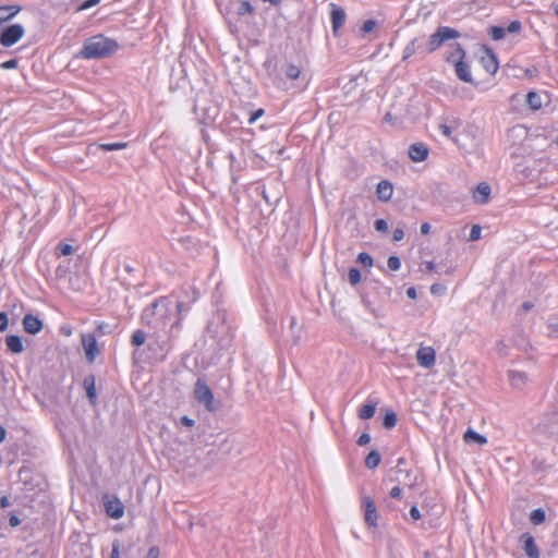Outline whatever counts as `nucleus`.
<instances>
[{
  "label": "nucleus",
  "mask_w": 558,
  "mask_h": 558,
  "mask_svg": "<svg viewBox=\"0 0 558 558\" xmlns=\"http://www.w3.org/2000/svg\"><path fill=\"white\" fill-rule=\"evenodd\" d=\"M119 44L104 35H96L85 40L80 56L84 59H102L112 56Z\"/></svg>",
  "instance_id": "f257e3e1"
},
{
  "label": "nucleus",
  "mask_w": 558,
  "mask_h": 558,
  "mask_svg": "<svg viewBox=\"0 0 558 558\" xmlns=\"http://www.w3.org/2000/svg\"><path fill=\"white\" fill-rule=\"evenodd\" d=\"M464 50L458 45L457 48L447 57V62L453 64L456 74L460 81L465 83H472L473 77L471 74V70L469 64L464 62Z\"/></svg>",
  "instance_id": "f03ea898"
},
{
  "label": "nucleus",
  "mask_w": 558,
  "mask_h": 558,
  "mask_svg": "<svg viewBox=\"0 0 558 558\" xmlns=\"http://www.w3.org/2000/svg\"><path fill=\"white\" fill-rule=\"evenodd\" d=\"M529 131L523 125H515L511 128L507 133V140L510 144V154L513 157L521 156L526 153L524 142L527 140Z\"/></svg>",
  "instance_id": "7ed1b4c3"
},
{
  "label": "nucleus",
  "mask_w": 558,
  "mask_h": 558,
  "mask_svg": "<svg viewBox=\"0 0 558 558\" xmlns=\"http://www.w3.org/2000/svg\"><path fill=\"white\" fill-rule=\"evenodd\" d=\"M460 37V33L448 26H440L432 34L426 44V51L433 52L440 48L447 40Z\"/></svg>",
  "instance_id": "20e7f679"
},
{
  "label": "nucleus",
  "mask_w": 558,
  "mask_h": 558,
  "mask_svg": "<svg viewBox=\"0 0 558 558\" xmlns=\"http://www.w3.org/2000/svg\"><path fill=\"white\" fill-rule=\"evenodd\" d=\"M194 398L210 413H216L222 408L221 401L215 399L209 386H195Z\"/></svg>",
  "instance_id": "39448f33"
},
{
  "label": "nucleus",
  "mask_w": 558,
  "mask_h": 558,
  "mask_svg": "<svg viewBox=\"0 0 558 558\" xmlns=\"http://www.w3.org/2000/svg\"><path fill=\"white\" fill-rule=\"evenodd\" d=\"M169 311L170 301L167 298H161L153 304L151 308L146 310L145 316L148 317L149 314L156 316V326L166 325Z\"/></svg>",
  "instance_id": "423d86ee"
},
{
  "label": "nucleus",
  "mask_w": 558,
  "mask_h": 558,
  "mask_svg": "<svg viewBox=\"0 0 558 558\" xmlns=\"http://www.w3.org/2000/svg\"><path fill=\"white\" fill-rule=\"evenodd\" d=\"M25 34L21 24H12L5 27L0 34V44L3 47H11L16 44Z\"/></svg>",
  "instance_id": "0eeeda50"
},
{
  "label": "nucleus",
  "mask_w": 558,
  "mask_h": 558,
  "mask_svg": "<svg viewBox=\"0 0 558 558\" xmlns=\"http://www.w3.org/2000/svg\"><path fill=\"white\" fill-rule=\"evenodd\" d=\"M81 342L84 350L85 359L88 363H93L100 354V348L97 343L95 333H82Z\"/></svg>",
  "instance_id": "6e6552de"
},
{
  "label": "nucleus",
  "mask_w": 558,
  "mask_h": 558,
  "mask_svg": "<svg viewBox=\"0 0 558 558\" xmlns=\"http://www.w3.org/2000/svg\"><path fill=\"white\" fill-rule=\"evenodd\" d=\"M362 505L364 507V521L369 527H377L378 511L372 497L363 496Z\"/></svg>",
  "instance_id": "1a4fd4ad"
},
{
  "label": "nucleus",
  "mask_w": 558,
  "mask_h": 558,
  "mask_svg": "<svg viewBox=\"0 0 558 558\" xmlns=\"http://www.w3.org/2000/svg\"><path fill=\"white\" fill-rule=\"evenodd\" d=\"M519 543L529 558H539L541 553L532 534L527 532L521 534Z\"/></svg>",
  "instance_id": "9d476101"
},
{
  "label": "nucleus",
  "mask_w": 558,
  "mask_h": 558,
  "mask_svg": "<svg viewBox=\"0 0 558 558\" xmlns=\"http://www.w3.org/2000/svg\"><path fill=\"white\" fill-rule=\"evenodd\" d=\"M105 510L106 513L112 519H120L124 514V505L117 497L105 498Z\"/></svg>",
  "instance_id": "9b49d317"
},
{
  "label": "nucleus",
  "mask_w": 558,
  "mask_h": 558,
  "mask_svg": "<svg viewBox=\"0 0 558 558\" xmlns=\"http://www.w3.org/2000/svg\"><path fill=\"white\" fill-rule=\"evenodd\" d=\"M415 356L422 367L428 368L435 364L436 351L432 347H420Z\"/></svg>",
  "instance_id": "f8f14e48"
},
{
  "label": "nucleus",
  "mask_w": 558,
  "mask_h": 558,
  "mask_svg": "<svg viewBox=\"0 0 558 558\" xmlns=\"http://www.w3.org/2000/svg\"><path fill=\"white\" fill-rule=\"evenodd\" d=\"M330 15H331V25L332 32L337 36L339 29L344 25L347 14L342 8L337 5L336 3H330Z\"/></svg>",
  "instance_id": "ddd939ff"
},
{
  "label": "nucleus",
  "mask_w": 558,
  "mask_h": 558,
  "mask_svg": "<svg viewBox=\"0 0 558 558\" xmlns=\"http://www.w3.org/2000/svg\"><path fill=\"white\" fill-rule=\"evenodd\" d=\"M429 154L428 147L423 143H414L408 149L409 158L413 162H422L427 159Z\"/></svg>",
  "instance_id": "4468645a"
},
{
  "label": "nucleus",
  "mask_w": 558,
  "mask_h": 558,
  "mask_svg": "<svg viewBox=\"0 0 558 558\" xmlns=\"http://www.w3.org/2000/svg\"><path fill=\"white\" fill-rule=\"evenodd\" d=\"M23 327L26 332L36 335L43 329V322L32 314H26L23 318Z\"/></svg>",
  "instance_id": "2eb2a0df"
},
{
  "label": "nucleus",
  "mask_w": 558,
  "mask_h": 558,
  "mask_svg": "<svg viewBox=\"0 0 558 558\" xmlns=\"http://www.w3.org/2000/svg\"><path fill=\"white\" fill-rule=\"evenodd\" d=\"M393 193V185L388 180H381L376 187V195L380 202H388L391 199Z\"/></svg>",
  "instance_id": "dca6fc26"
},
{
  "label": "nucleus",
  "mask_w": 558,
  "mask_h": 558,
  "mask_svg": "<svg viewBox=\"0 0 558 558\" xmlns=\"http://www.w3.org/2000/svg\"><path fill=\"white\" fill-rule=\"evenodd\" d=\"M490 186L486 182L480 183L473 192V199L476 204H486L490 196Z\"/></svg>",
  "instance_id": "f3484780"
},
{
  "label": "nucleus",
  "mask_w": 558,
  "mask_h": 558,
  "mask_svg": "<svg viewBox=\"0 0 558 558\" xmlns=\"http://www.w3.org/2000/svg\"><path fill=\"white\" fill-rule=\"evenodd\" d=\"M21 11L20 5H3L0 7V26L13 19Z\"/></svg>",
  "instance_id": "a211bd4d"
},
{
  "label": "nucleus",
  "mask_w": 558,
  "mask_h": 558,
  "mask_svg": "<svg viewBox=\"0 0 558 558\" xmlns=\"http://www.w3.org/2000/svg\"><path fill=\"white\" fill-rule=\"evenodd\" d=\"M481 62L488 73L495 74L497 72L498 62L495 54L492 51H487L486 54L482 57Z\"/></svg>",
  "instance_id": "6ab92c4d"
},
{
  "label": "nucleus",
  "mask_w": 558,
  "mask_h": 558,
  "mask_svg": "<svg viewBox=\"0 0 558 558\" xmlns=\"http://www.w3.org/2000/svg\"><path fill=\"white\" fill-rule=\"evenodd\" d=\"M150 350L156 351V359H162L166 353L169 351V343L166 340H150L148 343Z\"/></svg>",
  "instance_id": "aec40b11"
},
{
  "label": "nucleus",
  "mask_w": 558,
  "mask_h": 558,
  "mask_svg": "<svg viewBox=\"0 0 558 558\" xmlns=\"http://www.w3.org/2000/svg\"><path fill=\"white\" fill-rule=\"evenodd\" d=\"M5 343L8 349L13 353H21L24 350L22 339L19 336H8Z\"/></svg>",
  "instance_id": "412c9836"
},
{
  "label": "nucleus",
  "mask_w": 558,
  "mask_h": 558,
  "mask_svg": "<svg viewBox=\"0 0 558 558\" xmlns=\"http://www.w3.org/2000/svg\"><path fill=\"white\" fill-rule=\"evenodd\" d=\"M464 441L470 444V442H476L481 446L487 444V438L481 434H478L477 432L473 430V429H468L465 433H464Z\"/></svg>",
  "instance_id": "4be33fe9"
},
{
  "label": "nucleus",
  "mask_w": 558,
  "mask_h": 558,
  "mask_svg": "<svg viewBox=\"0 0 558 558\" xmlns=\"http://www.w3.org/2000/svg\"><path fill=\"white\" fill-rule=\"evenodd\" d=\"M381 461V456L377 450H372L365 458V466L369 470L376 469Z\"/></svg>",
  "instance_id": "5701e85b"
},
{
  "label": "nucleus",
  "mask_w": 558,
  "mask_h": 558,
  "mask_svg": "<svg viewBox=\"0 0 558 558\" xmlns=\"http://www.w3.org/2000/svg\"><path fill=\"white\" fill-rule=\"evenodd\" d=\"M376 407H377L376 401L362 405L359 410V417L362 420L372 418L375 414Z\"/></svg>",
  "instance_id": "b1692460"
},
{
  "label": "nucleus",
  "mask_w": 558,
  "mask_h": 558,
  "mask_svg": "<svg viewBox=\"0 0 558 558\" xmlns=\"http://www.w3.org/2000/svg\"><path fill=\"white\" fill-rule=\"evenodd\" d=\"M526 102L532 110H538L542 108V97L536 92H529L526 95Z\"/></svg>",
  "instance_id": "393cba45"
},
{
  "label": "nucleus",
  "mask_w": 558,
  "mask_h": 558,
  "mask_svg": "<svg viewBox=\"0 0 558 558\" xmlns=\"http://www.w3.org/2000/svg\"><path fill=\"white\" fill-rule=\"evenodd\" d=\"M235 4H236V8H235L236 14L240 16L254 13V7L251 4L250 1L240 0V1H236Z\"/></svg>",
  "instance_id": "a878e982"
},
{
  "label": "nucleus",
  "mask_w": 558,
  "mask_h": 558,
  "mask_svg": "<svg viewBox=\"0 0 558 558\" xmlns=\"http://www.w3.org/2000/svg\"><path fill=\"white\" fill-rule=\"evenodd\" d=\"M545 520H546V512L542 508H537V509L533 510L530 514V521L534 525H539V524L544 523Z\"/></svg>",
  "instance_id": "bb28decb"
},
{
  "label": "nucleus",
  "mask_w": 558,
  "mask_h": 558,
  "mask_svg": "<svg viewBox=\"0 0 558 558\" xmlns=\"http://www.w3.org/2000/svg\"><path fill=\"white\" fill-rule=\"evenodd\" d=\"M397 414L393 411H387L383 418V426L387 429H391L397 424Z\"/></svg>",
  "instance_id": "cd10ccee"
},
{
  "label": "nucleus",
  "mask_w": 558,
  "mask_h": 558,
  "mask_svg": "<svg viewBox=\"0 0 558 558\" xmlns=\"http://www.w3.org/2000/svg\"><path fill=\"white\" fill-rule=\"evenodd\" d=\"M348 279L352 286H356L361 282L362 279L361 271L357 268H350L348 272Z\"/></svg>",
  "instance_id": "c85d7f7f"
},
{
  "label": "nucleus",
  "mask_w": 558,
  "mask_h": 558,
  "mask_svg": "<svg viewBox=\"0 0 558 558\" xmlns=\"http://www.w3.org/2000/svg\"><path fill=\"white\" fill-rule=\"evenodd\" d=\"M145 340H146V335L143 330H136L134 331V333L132 335V344L135 345V347H141L145 343Z\"/></svg>",
  "instance_id": "c756f323"
},
{
  "label": "nucleus",
  "mask_w": 558,
  "mask_h": 558,
  "mask_svg": "<svg viewBox=\"0 0 558 558\" xmlns=\"http://www.w3.org/2000/svg\"><path fill=\"white\" fill-rule=\"evenodd\" d=\"M128 146V143L125 142H117V143H110V144H101L99 147L104 150H120L124 149Z\"/></svg>",
  "instance_id": "7c9ffc66"
},
{
  "label": "nucleus",
  "mask_w": 558,
  "mask_h": 558,
  "mask_svg": "<svg viewBox=\"0 0 558 558\" xmlns=\"http://www.w3.org/2000/svg\"><path fill=\"white\" fill-rule=\"evenodd\" d=\"M177 311H178V314H179V318L177 319V322L172 325V328L175 327V328H180V324H181V319H182V313L183 312H189L190 311V306L189 305H185L183 302H178L177 303Z\"/></svg>",
  "instance_id": "2f4dec72"
},
{
  "label": "nucleus",
  "mask_w": 558,
  "mask_h": 558,
  "mask_svg": "<svg viewBox=\"0 0 558 558\" xmlns=\"http://www.w3.org/2000/svg\"><path fill=\"white\" fill-rule=\"evenodd\" d=\"M89 403L95 407L97 403V386H85Z\"/></svg>",
  "instance_id": "473e14b6"
},
{
  "label": "nucleus",
  "mask_w": 558,
  "mask_h": 558,
  "mask_svg": "<svg viewBox=\"0 0 558 558\" xmlns=\"http://www.w3.org/2000/svg\"><path fill=\"white\" fill-rule=\"evenodd\" d=\"M357 262L362 264L364 267H372L373 266V257L365 252H362L357 255Z\"/></svg>",
  "instance_id": "72a5a7b5"
},
{
  "label": "nucleus",
  "mask_w": 558,
  "mask_h": 558,
  "mask_svg": "<svg viewBox=\"0 0 558 558\" xmlns=\"http://www.w3.org/2000/svg\"><path fill=\"white\" fill-rule=\"evenodd\" d=\"M490 36L494 40H500L506 36V29L500 26H493L490 28Z\"/></svg>",
  "instance_id": "f704fd0d"
},
{
  "label": "nucleus",
  "mask_w": 558,
  "mask_h": 558,
  "mask_svg": "<svg viewBox=\"0 0 558 558\" xmlns=\"http://www.w3.org/2000/svg\"><path fill=\"white\" fill-rule=\"evenodd\" d=\"M300 74H301V70L299 66L294 65V64H289L288 68H287V71H286V75L290 78V80H296L300 77Z\"/></svg>",
  "instance_id": "c9c22d12"
},
{
  "label": "nucleus",
  "mask_w": 558,
  "mask_h": 558,
  "mask_svg": "<svg viewBox=\"0 0 558 558\" xmlns=\"http://www.w3.org/2000/svg\"><path fill=\"white\" fill-rule=\"evenodd\" d=\"M388 268L392 271H397L401 267V260L398 256H390L387 260Z\"/></svg>",
  "instance_id": "e433bc0d"
},
{
  "label": "nucleus",
  "mask_w": 558,
  "mask_h": 558,
  "mask_svg": "<svg viewBox=\"0 0 558 558\" xmlns=\"http://www.w3.org/2000/svg\"><path fill=\"white\" fill-rule=\"evenodd\" d=\"M509 379L513 383L515 381H523L526 380V376L524 373L517 372V371H510L509 372Z\"/></svg>",
  "instance_id": "4c0bfd02"
},
{
  "label": "nucleus",
  "mask_w": 558,
  "mask_h": 558,
  "mask_svg": "<svg viewBox=\"0 0 558 558\" xmlns=\"http://www.w3.org/2000/svg\"><path fill=\"white\" fill-rule=\"evenodd\" d=\"M416 39H413L403 51V59L410 58L416 50Z\"/></svg>",
  "instance_id": "58836bf2"
},
{
  "label": "nucleus",
  "mask_w": 558,
  "mask_h": 558,
  "mask_svg": "<svg viewBox=\"0 0 558 558\" xmlns=\"http://www.w3.org/2000/svg\"><path fill=\"white\" fill-rule=\"evenodd\" d=\"M481 227L477 225L473 226L470 231V241H477L481 238Z\"/></svg>",
  "instance_id": "ea45409f"
},
{
  "label": "nucleus",
  "mask_w": 558,
  "mask_h": 558,
  "mask_svg": "<svg viewBox=\"0 0 558 558\" xmlns=\"http://www.w3.org/2000/svg\"><path fill=\"white\" fill-rule=\"evenodd\" d=\"M58 250L60 252L59 254L62 256H66L73 253V246L65 243L59 244Z\"/></svg>",
  "instance_id": "a19ab883"
},
{
  "label": "nucleus",
  "mask_w": 558,
  "mask_h": 558,
  "mask_svg": "<svg viewBox=\"0 0 558 558\" xmlns=\"http://www.w3.org/2000/svg\"><path fill=\"white\" fill-rule=\"evenodd\" d=\"M9 326V318L7 313L1 312L0 313V332H3L8 329Z\"/></svg>",
  "instance_id": "79ce46f5"
},
{
  "label": "nucleus",
  "mask_w": 558,
  "mask_h": 558,
  "mask_svg": "<svg viewBox=\"0 0 558 558\" xmlns=\"http://www.w3.org/2000/svg\"><path fill=\"white\" fill-rule=\"evenodd\" d=\"M110 558H120V541L114 539L112 542V550L110 554Z\"/></svg>",
  "instance_id": "37998d69"
},
{
  "label": "nucleus",
  "mask_w": 558,
  "mask_h": 558,
  "mask_svg": "<svg viewBox=\"0 0 558 558\" xmlns=\"http://www.w3.org/2000/svg\"><path fill=\"white\" fill-rule=\"evenodd\" d=\"M375 229L378 232H387L388 231V223L384 219H377L375 221Z\"/></svg>",
  "instance_id": "c03bdc74"
},
{
  "label": "nucleus",
  "mask_w": 558,
  "mask_h": 558,
  "mask_svg": "<svg viewBox=\"0 0 558 558\" xmlns=\"http://www.w3.org/2000/svg\"><path fill=\"white\" fill-rule=\"evenodd\" d=\"M505 29L506 33H518L521 29V23L519 21H513Z\"/></svg>",
  "instance_id": "a18cd8bd"
},
{
  "label": "nucleus",
  "mask_w": 558,
  "mask_h": 558,
  "mask_svg": "<svg viewBox=\"0 0 558 558\" xmlns=\"http://www.w3.org/2000/svg\"><path fill=\"white\" fill-rule=\"evenodd\" d=\"M100 0H86L77 8V11L87 10L94 5H96Z\"/></svg>",
  "instance_id": "49530a36"
},
{
  "label": "nucleus",
  "mask_w": 558,
  "mask_h": 558,
  "mask_svg": "<svg viewBox=\"0 0 558 558\" xmlns=\"http://www.w3.org/2000/svg\"><path fill=\"white\" fill-rule=\"evenodd\" d=\"M16 66H17L16 59H10V60L1 63V68L4 70H12V69H15Z\"/></svg>",
  "instance_id": "de8ad7c7"
},
{
  "label": "nucleus",
  "mask_w": 558,
  "mask_h": 558,
  "mask_svg": "<svg viewBox=\"0 0 558 558\" xmlns=\"http://www.w3.org/2000/svg\"><path fill=\"white\" fill-rule=\"evenodd\" d=\"M376 26L375 21L367 20L363 23L362 29L364 33H371Z\"/></svg>",
  "instance_id": "09e8293b"
},
{
  "label": "nucleus",
  "mask_w": 558,
  "mask_h": 558,
  "mask_svg": "<svg viewBox=\"0 0 558 558\" xmlns=\"http://www.w3.org/2000/svg\"><path fill=\"white\" fill-rule=\"evenodd\" d=\"M108 332V325L106 323H98L96 328V337L102 336Z\"/></svg>",
  "instance_id": "8fccbe9b"
},
{
  "label": "nucleus",
  "mask_w": 558,
  "mask_h": 558,
  "mask_svg": "<svg viewBox=\"0 0 558 558\" xmlns=\"http://www.w3.org/2000/svg\"><path fill=\"white\" fill-rule=\"evenodd\" d=\"M439 131L448 138H451V135H452V130L449 125L447 124H439L438 126Z\"/></svg>",
  "instance_id": "3c124183"
},
{
  "label": "nucleus",
  "mask_w": 558,
  "mask_h": 558,
  "mask_svg": "<svg viewBox=\"0 0 558 558\" xmlns=\"http://www.w3.org/2000/svg\"><path fill=\"white\" fill-rule=\"evenodd\" d=\"M180 423L189 428H192L194 425H195V421L193 418H190L189 416L186 415H183L181 418H180Z\"/></svg>",
  "instance_id": "603ef678"
},
{
  "label": "nucleus",
  "mask_w": 558,
  "mask_h": 558,
  "mask_svg": "<svg viewBox=\"0 0 558 558\" xmlns=\"http://www.w3.org/2000/svg\"><path fill=\"white\" fill-rule=\"evenodd\" d=\"M369 441H371V436H369V434H367V433H363V434L359 437V439H357L356 444H357L359 446H365V445H367Z\"/></svg>",
  "instance_id": "864d4df0"
},
{
  "label": "nucleus",
  "mask_w": 558,
  "mask_h": 558,
  "mask_svg": "<svg viewBox=\"0 0 558 558\" xmlns=\"http://www.w3.org/2000/svg\"><path fill=\"white\" fill-rule=\"evenodd\" d=\"M403 236H404V231L401 228H397L393 230V233H392L393 241L399 242L403 239Z\"/></svg>",
  "instance_id": "5fc2aeb1"
},
{
  "label": "nucleus",
  "mask_w": 558,
  "mask_h": 558,
  "mask_svg": "<svg viewBox=\"0 0 558 558\" xmlns=\"http://www.w3.org/2000/svg\"><path fill=\"white\" fill-rule=\"evenodd\" d=\"M404 463H405V459H404V458H399V459L397 460V466H396V469H397V473H404V474H405V476L408 477V476L410 475V472H409V471H404V470H402V468H401V465H403Z\"/></svg>",
  "instance_id": "6e6d98bb"
},
{
  "label": "nucleus",
  "mask_w": 558,
  "mask_h": 558,
  "mask_svg": "<svg viewBox=\"0 0 558 558\" xmlns=\"http://www.w3.org/2000/svg\"><path fill=\"white\" fill-rule=\"evenodd\" d=\"M159 554H160L159 548L156 546H153L148 549V551L146 554V558H158Z\"/></svg>",
  "instance_id": "4d7b16f0"
},
{
  "label": "nucleus",
  "mask_w": 558,
  "mask_h": 558,
  "mask_svg": "<svg viewBox=\"0 0 558 558\" xmlns=\"http://www.w3.org/2000/svg\"><path fill=\"white\" fill-rule=\"evenodd\" d=\"M401 494H402V489L400 488V486L392 487L389 493L390 497L395 498V499H399L401 497Z\"/></svg>",
  "instance_id": "13d9d810"
},
{
  "label": "nucleus",
  "mask_w": 558,
  "mask_h": 558,
  "mask_svg": "<svg viewBox=\"0 0 558 558\" xmlns=\"http://www.w3.org/2000/svg\"><path fill=\"white\" fill-rule=\"evenodd\" d=\"M263 114H264V110H263V109H258V110L254 111V112L251 114V117H250V119H248V122H250L251 124H253V123H254L258 118H260Z\"/></svg>",
  "instance_id": "bf43d9fd"
},
{
  "label": "nucleus",
  "mask_w": 558,
  "mask_h": 558,
  "mask_svg": "<svg viewBox=\"0 0 558 558\" xmlns=\"http://www.w3.org/2000/svg\"><path fill=\"white\" fill-rule=\"evenodd\" d=\"M410 515L413 520L421 519V512L416 506L411 507L410 509Z\"/></svg>",
  "instance_id": "052dcab7"
},
{
  "label": "nucleus",
  "mask_w": 558,
  "mask_h": 558,
  "mask_svg": "<svg viewBox=\"0 0 558 558\" xmlns=\"http://www.w3.org/2000/svg\"><path fill=\"white\" fill-rule=\"evenodd\" d=\"M21 523V520L20 518L16 515V514H12L10 515L9 518V524L12 526V527H15L17 525H20Z\"/></svg>",
  "instance_id": "680f3d73"
},
{
  "label": "nucleus",
  "mask_w": 558,
  "mask_h": 558,
  "mask_svg": "<svg viewBox=\"0 0 558 558\" xmlns=\"http://www.w3.org/2000/svg\"><path fill=\"white\" fill-rule=\"evenodd\" d=\"M429 231H430V225L428 222H424V223L421 225V233L423 235L428 234Z\"/></svg>",
  "instance_id": "e2e57ef3"
},
{
  "label": "nucleus",
  "mask_w": 558,
  "mask_h": 558,
  "mask_svg": "<svg viewBox=\"0 0 558 558\" xmlns=\"http://www.w3.org/2000/svg\"><path fill=\"white\" fill-rule=\"evenodd\" d=\"M9 506H10L9 498L7 496H2L0 498V507L4 509V508H8Z\"/></svg>",
  "instance_id": "0e129e2a"
},
{
  "label": "nucleus",
  "mask_w": 558,
  "mask_h": 558,
  "mask_svg": "<svg viewBox=\"0 0 558 558\" xmlns=\"http://www.w3.org/2000/svg\"><path fill=\"white\" fill-rule=\"evenodd\" d=\"M407 295H408L410 299H412V300L416 299V290H415V288H413V287L409 288V289L407 290Z\"/></svg>",
  "instance_id": "69168bd1"
},
{
  "label": "nucleus",
  "mask_w": 558,
  "mask_h": 558,
  "mask_svg": "<svg viewBox=\"0 0 558 558\" xmlns=\"http://www.w3.org/2000/svg\"><path fill=\"white\" fill-rule=\"evenodd\" d=\"M5 437H7V430L2 425H0V442H2L5 439Z\"/></svg>",
  "instance_id": "338daca9"
},
{
  "label": "nucleus",
  "mask_w": 558,
  "mask_h": 558,
  "mask_svg": "<svg viewBox=\"0 0 558 558\" xmlns=\"http://www.w3.org/2000/svg\"><path fill=\"white\" fill-rule=\"evenodd\" d=\"M85 385H88V384H95V378L93 376H88L84 379V383Z\"/></svg>",
  "instance_id": "774afa93"
}]
</instances>
